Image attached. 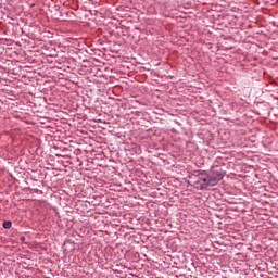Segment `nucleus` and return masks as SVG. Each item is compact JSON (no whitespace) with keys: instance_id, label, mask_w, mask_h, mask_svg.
I'll list each match as a JSON object with an SVG mask.
<instances>
[{"instance_id":"3","label":"nucleus","mask_w":278,"mask_h":278,"mask_svg":"<svg viewBox=\"0 0 278 278\" xmlns=\"http://www.w3.org/2000/svg\"><path fill=\"white\" fill-rule=\"evenodd\" d=\"M214 181H216V179L210 178V182H211V184H214Z\"/></svg>"},{"instance_id":"2","label":"nucleus","mask_w":278,"mask_h":278,"mask_svg":"<svg viewBox=\"0 0 278 278\" xmlns=\"http://www.w3.org/2000/svg\"><path fill=\"white\" fill-rule=\"evenodd\" d=\"M203 181L206 184V186H216L217 181L211 182L210 177L204 178Z\"/></svg>"},{"instance_id":"1","label":"nucleus","mask_w":278,"mask_h":278,"mask_svg":"<svg viewBox=\"0 0 278 278\" xmlns=\"http://www.w3.org/2000/svg\"><path fill=\"white\" fill-rule=\"evenodd\" d=\"M3 229H11L12 228V222L7 220L2 224Z\"/></svg>"}]
</instances>
